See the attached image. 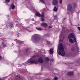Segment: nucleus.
Wrapping results in <instances>:
<instances>
[{"label": "nucleus", "mask_w": 80, "mask_h": 80, "mask_svg": "<svg viewBox=\"0 0 80 80\" xmlns=\"http://www.w3.org/2000/svg\"><path fill=\"white\" fill-rule=\"evenodd\" d=\"M58 52L59 55L62 56H64L65 55V51L63 47V44L62 43H60L58 47Z\"/></svg>", "instance_id": "obj_1"}, {"label": "nucleus", "mask_w": 80, "mask_h": 80, "mask_svg": "<svg viewBox=\"0 0 80 80\" xmlns=\"http://www.w3.org/2000/svg\"><path fill=\"white\" fill-rule=\"evenodd\" d=\"M68 38L71 43H75L76 42V39L75 37V34L73 33H70L69 34Z\"/></svg>", "instance_id": "obj_2"}, {"label": "nucleus", "mask_w": 80, "mask_h": 80, "mask_svg": "<svg viewBox=\"0 0 80 80\" xmlns=\"http://www.w3.org/2000/svg\"><path fill=\"white\" fill-rule=\"evenodd\" d=\"M40 40V38L39 35L37 34H34L33 35L31 38V40L35 42H38Z\"/></svg>", "instance_id": "obj_3"}, {"label": "nucleus", "mask_w": 80, "mask_h": 80, "mask_svg": "<svg viewBox=\"0 0 80 80\" xmlns=\"http://www.w3.org/2000/svg\"><path fill=\"white\" fill-rule=\"evenodd\" d=\"M45 13L44 12H42V14L41 15L39 13L37 12L36 13L35 16H38V17H41V21H42V22H43V21H44V20H45V19H44V18H43V17H44V16H45Z\"/></svg>", "instance_id": "obj_4"}, {"label": "nucleus", "mask_w": 80, "mask_h": 80, "mask_svg": "<svg viewBox=\"0 0 80 80\" xmlns=\"http://www.w3.org/2000/svg\"><path fill=\"white\" fill-rule=\"evenodd\" d=\"M67 10L69 11H70V12H73V9L72 8L71 4H69L68 5Z\"/></svg>", "instance_id": "obj_5"}, {"label": "nucleus", "mask_w": 80, "mask_h": 80, "mask_svg": "<svg viewBox=\"0 0 80 80\" xmlns=\"http://www.w3.org/2000/svg\"><path fill=\"white\" fill-rule=\"evenodd\" d=\"M38 62L40 63H43V59L41 57L39 58L38 59Z\"/></svg>", "instance_id": "obj_6"}, {"label": "nucleus", "mask_w": 80, "mask_h": 80, "mask_svg": "<svg viewBox=\"0 0 80 80\" xmlns=\"http://www.w3.org/2000/svg\"><path fill=\"white\" fill-rule=\"evenodd\" d=\"M30 63L31 64L32 63H35V64H37L38 63V62L37 60H31L29 61Z\"/></svg>", "instance_id": "obj_7"}, {"label": "nucleus", "mask_w": 80, "mask_h": 80, "mask_svg": "<svg viewBox=\"0 0 80 80\" xmlns=\"http://www.w3.org/2000/svg\"><path fill=\"white\" fill-rule=\"evenodd\" d=\"M53 4L54 5H55V6H58V1L57 0H53Z\"/></svg>", "instance_id": "obj_8"}, {"label": "nucleus", "mask_w": 80, "mask_h": 80, "mask_svg": "<svg viewBox=\"0 0 80 80\" xmlns=\"http://www.w3.org/2000/svg\"><path fill=\"white\" fill-rule=\"evenodd\" d=\"M41 25L44 27V28H46V27H48V25H47V23L42 22L41 24Z\"/></svg>", "instance_id": "obj_9"}, {"label": "nucleus", "mask_w": 80, "mask_h": 80, "mask_svg": "<svg viewBox=\"0 0 80 80\" xmlns=\"http://www.w3.org/2000/svg\"><path fill=\"white\" fill-rule=\"evenodd\" d=\"M15 6L14 4L12 3L11 4L10 8H11L12 10H14L15 9Z\"/></svg>", "instance_id": "obj_10"}, {"label": "nucleus", "mask_w": 80, "mask_h": 80, "mask_svg": "<svg viewBox=\"0 0 80 80\" xmlns=\"http://www.w3.org/2000/svg\"><path fill=\"white\" fill-rule=\"evenodd\" d=\"M67 75H70L71 76H72L73 75V72H69L68 73Z\"/></svg>", "instance_id": "obj_11"}, {"label": "nucleus", "mask_w": 80, "mask_h": 80, "mask_svg": "<svg viewBox=\"0 0 80 80\" xmlns=\"http://www.w3.org/2000/svg\"><path fill=\"white\" fill-rule=\"evenodd\" d=\"M53 49H50L49 52L50 54H52V53H53Z\"/></svg>", "instance_id": "obj_12"}, {"label": "nucleus", "mask_w": 80, "mask_h": 80, "mask_svg": "<svg viewBox=\"0 0 80 80\" xmlns=\"http://www.w3.org/2000/svg\"><path fill=\"white\" fill-rule=\"evenodd\" d=\"M71 52H75V48H72L71 49Z\"/></svg>", "instance_id": "obj_13"}, {"label": "nucleus", "mask_w": 80, "mask_h": 80, "mask_svg": "<svg viewBox=\"0 0 80 80\" xmlns=\"http://www.w3.org/2000/svg\"><path fill=\"white\" fill-rule=\"evenodd\" d=\"M36 29H37V30H42V28H40L39 27H38V28H36Z\"/></svg>", "instance_id": "obj_14"}, {"label": "nucleus", "mask_w": 80, "mask_h": 80, "mask_svg": "<svg viewBox=\"0 0 80 80\" xmlns=\"http://www.w3.org/2000/svg\"><path fill=\"white\" fill-rule=\"evenodd\" d=\"M50 61V59L48 58H46V62H48Z\"/></svg>", "instance_id": "obj_15"}, {"label": "nucleus", "mask_w": 80, "mask_h": 80, "mask_svg": "<svg viewBox=\"0 0 80 80\" xmlns=\"http://www.w3.org/2000/svg\"><path fill=\"white\" fill-rule=\"evenodd\" d=\"M73 7L74 8H75L77 7V4H76V3H73Z\"/></svg>", "instance_id": "obj_16"}, {"label": "nucleus", "mask_w": 80, "mask_h": 80, "mask_svg": "<svg viewBox=\"0 0 80 80\" xmlns=\"http://www.w3.org/2000/svg\"><path fill=\"white\" fill-rule=\"evenodd\" d=\"M63 30H64V32H65L67 30V28H65L64 27H63Z\"/></svg>", "instance_id": "obj_17"}, {"label": "nucleus", "mask_w": 80, "mask_h": 80, "mask_svg": "<svg viewBox=\"0 0 80 80\" xmlns=\"http://www.w3.org/2000/svg\"><path fill=\"white\" fill-rule=\"evenodd\" d=\"M9 27H13V24H12V23H9Z\"/></svg>", "instance_id": "obj_18"}, {"label": "nucleus", "mask_w": 80, "mask_h": 80, "mask_svg": "<svg viewBox=\"0 0 80 80\" xmlns=\"http://www.w3.org/2000/svg\"><path fill=\"white\" fill-rule=\"evenodd\" d=\"M53 10L54 12H56V11H57V7H56V6H55Z\"/></svg>", "instance_id": "obj_19"}, {"label": "nucleus", "mask_w": 80, "mask_h": 80, "mask_svg": "<svg viewBox=\"0 0 80 80\" xmlns=\"http://www.w3.org/2000/svg\"><path fill=\"white\" fill-rule=\"evenodd\" d=\"M59 3L60 4L62 3V0H59Z\"/></svg>", "instance_id": "obj_20"}, {"label": "nucleus", "mask_w": 80, "mask_h": 80, "mask_svg": "<svg viewBox=\"0 0 80 80\" xmlns=\"http://www.w3.org/2000/svg\"><path fill=\"white\" fill-rule=\"evenodd\" d=\"M40 0L41 2H42V3H45L44 0Z\"/></svg>", "instance_id": "obj_21"}, {"label": "nucleus", "mask_w": 80, "mask_h": 80, "mask_svg": "<svg viewBox=\"0 0 80 80\" xmlns=\"http://www.w3.org/2000/svg\"><path fill=\"white\" fill-rule=\"evenodd\" d=\"M54 80H58V79L57 78V77H55L54 78Z\"/></svg>", "instance_id": "obj_22"}, {"label": "nucleus", "mask_w": 80, "mask_h": 80, "mask_svg": "<svg viewBox=\"0 0 80 80\" xmlns=\"http://www.w3.org/2000/svg\"><path fill=\"white\" fill-rule=\"evenodd\" d=\"M6 2H8V3H9V2H10V0H6Z\"/></svg>", "instance_id": "obj_23"}, {"label": "nucleus", "mask_w": 80, "mask_h": 80, "mask_svg": "<svg viewBox=\"0 0 80 80\" xmlns=\"http://www.w3.org/2000/svg\"><path fill=\"white\" fill-rule=\"evenodd\" d=\"M47 43H48V44H50V41H47Z\"/></svg>", "instance_id": "obj_24"}, {"label": "nucleus", "mask_w": 80, "mask_h": 80, "mask_svg": "<svg viewBox=\"0 0 80 80\" xmlns=\"http://www.w3.org/2000/svg\"><path fill=\"white\" fill-rule=\"evenodd\" d=\"M44 37H47V36H48V34H44Z\"/></svg>", "instance_id": "obj_25"}, {"label": "nucleus", "mask_w": 80, "mask_h": 80, "mask_svg": "<svg viewBox=\"0 0 80 80\" xmlns=\"http://www.w3.org/2000/svg\"><path fill=\"white\" fill-rule=\"evenodd\" d=\"M48 28H52V26H50L48 27Z\"/></svg>", "instance_id": "obj_26"}, {"label": "nucleus", "mask_w": 80, "mask_h": 80, "mask_svg": "<svg viewBox=\"0 0 80 80\" xmlns=\"http://www.w3.org/2000/svg\"><path fill=\"white\" fill-rule=\"evenodd\" d=\"M3 47H7V45H3Z\"/></svg>", "instance_id": "obj_27"}, {"label": "nucleus", "mask_w": 80, "mask_h": 80, "mask_svg": "<svg viewBox=\"0 0 80 80\" xmlns=\"http://www.w3.org/2000/svg\"><path fill=\"white\" fill-rule=\"evenodd\" d=\"M78 30H79V31H80V27H78Z\"/></svg>", "instance_id": "obj_28"}, {"label": "nucleus", "mask_w": 80, "mask_h": 80, "mask_svg": "<svg viewBox=\"0 0 80 80\" xmlns=\"http://www.w3.org/2000/svg\"><path fill=\"white\" fill-rule=\"evenodd\" d=\"M2 56H0V60H2Z\"/></svg>", "instance_id": "obj_29"}, {"label": "nucleus", "mask_w": 80, "mask_h": 80, "mask_svg": "<svg viewBox=\"0 0 80 80\" xmlns=\"http://www.w3.org/2000/svg\"><path fill=\"white\" fill-rule=\"evenodd\" d=\"M32 21H34V19H32Z\"/></svg>", "instance_id": "obj_30"}, {"label": "nucleus", "mask_w": 80, "mask_h": 80, "mask_svg": "<svg viewBox=\"0 0 80 80\" xmlns=\"http://www.w3.org/2000/svg\"><path fill=\"white\" fill-rule=\"evenodd\" d=\"M28 49L26 50V52H28Z\"/></svg>", "instance_id": "obj_31"}, {"label": "nucleus", "mask_w": 80, "mask_h": 80, "mask_svg": "<svg viewBox=\"0 0 80 80\" xmlns=\"http://www.w3.org/2000/svg\"><path fill=\"white\" fill-rule=\"evenodd\" d=\"M20 79H20V77L19 76V78H18V79L19 80H20Z\"/></svg>", "instance_id": "obj_32"}, {"label": "nucleus", "mask_w": 80, "mask_h": 80, "mask_svg": "<svg viewBox=\"0 0 80 80\" xmlns=\"http://www.w3.org/2000/svg\"><path fill=\"white\" fill-rule=\"evenodd\" d=\"M16 77H18V75H17Z\"/></svg>", "instance_id": "obj_33"}, {"label": "nucleus", "mask_w": 80, "mask_h": 80, "mask_svg": "<svg viewBox=\"0 0 80 80\" xmlns=\"http://www.w3.org/2000/svg\"><path fill=\"white\" fill-rule=\"evenodd\" d=\"M2 44H3V43H2Z\"/></svg>", "instance_id": "obj_34"}, {"label": "nucleus", "mask_w": 80, "mask_h": 80, "mask_svg": "<svg viewBox=\"0 0 80 80\" xmlns=\"http://www.w3.org/2000/svg\"><path fill=\"white\" fill-rule=\"evenodd\" d=\"M0 80H2V79H1V80L0 79Z\"/></svg>", "instance_id": "obj_35"}]
</instances>
